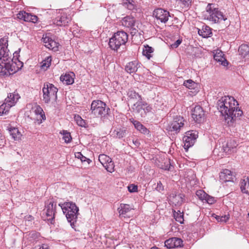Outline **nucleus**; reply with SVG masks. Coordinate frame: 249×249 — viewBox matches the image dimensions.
Instances as JSON below:
<instances>
[{"instance_id": "obj_1", "label": "nucleus", "mask_w": 249, "mask_h": 249, "mask_svg": "<svg viewBox=\"0 0 249 249\" xmlns=\"http://www.w3.org/2000/svg\"><path fill=\"white\" fill-rule=\"evenodd\" d=\"M7 38L0 39V75H4L13 74L19 70L23 63L18 59H11L8 49Z\"/></svg>"}, {"instance_id": "obj_2", "label": "nucleus", "mask_w": 249, "mask_h": 249, "mask_svg": "<svg viewBox=\"0 0 249 249\" xmlns=\"http://www.w3.org/2000/svg\"><path fill=\"white\" fill-rule=\"evenodd\" d=\"M217 108L228 124L233 123L243 114L242 110L238 108V102L232 96L222 97L217 103Z\"/></svg>"}, {"instance_id": "obj_3", "label": "nucleus", "mask_w": 249, "mask_h": 249, "mask_svg": "<svg viewBox=\"0 0 249 249\" xmlns=\"http://www.w3.org/2000/svg\"><path fill=\"white\" fill-rule=\"evenodd\" d=\"M59 206H60L63 213L66 215L68 221L71 223V226L73 227L79 214L78 207L75 203L71 201L59 204Z\"/></svg>"}, {"instance_id": "obj_4", "label": "nucleus", "mask_w": 249, "mask_h": 249, "mask_svg": "<svg viewBox=\"0 0 249 249\" xmlns=\"http://www.w3.org/2000/svg\"><path fill=\"white\" fill-rule=\"evenodd\" d=\"M127 40V34L124 31H119L115 33L110 38L108 45L112 50L117 51L125 44Z\"/></svg>"}, {"instance_id": "obj_5", "label": "nucleus", "mask_w": 249, "mask_h": 249, "mask_svg": "<svg viewBox=\"0 0 249 249\" xmlns=\"http://www.w3.org/2000/svg\"><path fill=\"white\" fill-rule=\"evenodd\" d=\"M42 91L43 101L45 103L48 104L51 101H56L58 89L53 84L49 83L45 84Z\"/></svg>"}, {"instance_id": "obj_6", "label": "nucleus", "mask_w": 249, "mask_h": 249, "mask_svg": "<svg viewBox=\"0 0 249 249\" xmlns=\"http://www.w3.org/2000/svg\"><path fill=\"white\" fill-rule=\"evenodd\" d=\"M108 109L106 104L101 100H94L91 103V113L96 117H102L107 114Z\"/></svg>"}, {"instance_id": "obj_7", "label": "nucleus", "mask_w": 249, "mask_h": 249, "mask_svg": "<svg viewBox=\"0 0 249 249\" xmlns=\"http://www.w3.org/2000/svg\"><path fill=\"white\" fill-rule=\"evenodd\" d=\"M212 4H209L207 7V19L214 23L220 22L222 20L225 21L227 18L217 8H212Z\"/></svg>"}, {"instance_id": "obj_8", "label": "nucleus", "mask_w": 249, "mask_h": 249, "mask_svg": "<svg viewBox=\"0 0 249 249\" xmlns=\"http://www.w3.org/2000/svg\"><path fill=\"white\" fill-rule=\"evenodd\" d=\"M197 137L198 132L196 130H190L186 132L183 138L184 148L187 150L189 147L192 146Z\"/></svg>"}, {"instance_id": "obj_9", "label": "nucleus", "mask_w": 249, "mask_h": 249, "mask_svg": "<svg viewBox=\"0 0 249 249\" xmlns=\"http://www.w3.org/2000/svg\"><path fill=\"white\" fill-rule=\"evenodd\" d=\"M99 160L108 172H114V162L110 157L105 154H101L99 156Z\"/></svg>"}, {"instance_id": "obj_10", "label": "nucleus", "mask_w": 249, "mask_h": 249, "mask_svg": "<svg viewBox=\"0 0 249 249\" xmlns=\"http://www.w3.org/2000/svg\"><path fill=\"white\" fill-rule=\"evenodd\" d=\"M32 110L35 115L34 119L38 124H40L46 120L45 113L40 106L34 104L32 107Z\"/></svg>"}, {"instance_id": "obj_11", "label": "nucleus", "mask_w": 249, "mask_h": 249, "mask_svg": "<svg viewBox=\"0 0 249 249\" xmlns=\"http://www.w3.org/2000/svg\"><path fill=\"white\" fill-rule=\"evenodd\" d=\"M121 23L123 26L131 29L132 34H136L138 32V26L135 25V20L133 17L126 16L122 19Z\"/></svg>"}, {"instance_id": "obj_12", "label": "nucleus", "mask_w": 249, "mask_h": 249, "mask_svg": "<svg viewBox=\"0 0 249 249\" xmlns=\"http://www.w3.org/2000/svg\"><path fill=\"white\" fill-rule=\"evenodd\" d=\"M153 16L157 19L160 20L161 22H165L168 20L170 16L169 12L161 8L155 10Z\"/></svg>"}, {"instance_id": "obj_13", "label": "nucleus", "mask_w": 249, "mask_h": 249, "mask_svg": "<svg viewBox=\"0 0 249 249\" xmlns=\"http://www.w3.org/2000/svg\"><path fill=\"white\" fill-rule=\"evenodd\" d=\"M192 115L196 122L200 123L204 121V112L202 108L199 106H196L192 111Z\"/></svg>"}, {"instance_id": "obj_14", "label": "nucleus", "mask_w": 249, "mask_h": 249, "mask_svg": "<svg viewBox=\"0 0 249 249\" xmlns=\"http://www.w3.org/2000/svg\"><path fill=\"white\" fill-rule=\"evenodd\" d=\"M133 208L128 204H121L118 208L120 216L122 217L130 218L133 216Z\"/></svg>"}, {"instance_id": "obj_15", "label": "nucleus", "mask_w": 249, "mask_h": 249, "mask_svg": "<svg viewBox=\"0 0 249 249\" xmlns=\"http://www.w3.org/2000/svg\"><path fill=\"white\" fill-rule=\"evenodd\" d=\"M42 41L44 44V46L54 51H57L58 50L59 44L52 38H50L46 36L42 37Z\"/></svg>"}, {"instance_id": "obj_16", "label": "nucleus", "mask_w": 249, "mask_h": 249, "mask_svg": "<svg viewBox=\"0 0 249 249\" xmlns=\"http://www.w3.org/2000/svg\"><path fill=\"white\" fill-rule=\"evenodd\" d=\"M19 98L20 96L18 93L15 92L10 93L5 99V103L7 105V106L10 108V107L15 105Z\"/></svg>"}, {"instance_id": "obj_17", "label": "nucleus", "mask_w": 249, "mask_h": 249, "mask_svg": "<svg viewBox=\"0 0 249 249\" xmlns=\"http://www.w3.org/2000/svg\"><path fill=\"white\" fill-rule=\"evenodd\" d=\"M18 18L25 21L32 22L33 23H35L37 21V17L36 16L32 15L25 12H20L18 14Z\"/></svg>"}, {"instance_id": "obj_18", "label": "nucleus", "mask_w": 249, "mask_h": 249, "mask_svg": "<svg viewBox=\"0 0 249 249\" xmlns=\"http://www.w3.org/2000/svg\"><path fill=\"white\" fill-rule=\"evenodd\" d=\"M183 122V118L180 116L174 118L172 121V131H175L176 133L179 132L184 125Z\"/></svg>"}, {"instance_id": "obj_19", "label": "nucleus", "mask_w": 249, "mask_h": 249, "mask_svg": "<svg viewBox=\"0 0 249 249\" xmlns=\"http://www.w3.org/2000/svg\"><path fill=\"white\" fill-rule=\"evenodd\" d=\"M237 145L235 140H230L227 142L225 145L223 146V150L225 153L231 154L235 151V149Z\"/></svg>"}, {"instance_id": "obj_20", "label": "nucleus", "mask_w": 249, "mask_h": 249, "mask_svg": "<svg viewBox=\"0 0 249 249\" xmlns=\"http://www.w3.org/2000/svg\"><path fill=\"white\" fill-rule=\"evenodd\" d=\"M219 178L222 182H233L234 176L230 170L226 169L220 173Z\"/></svg>"}, {"instance_id": "obj_21", "label": "nucleus", "mask_w": 249, "mask_h": 249, "mask_svg": "<svg viewBox=\"0 0 249 249\" xmlns=\"http://www.w3.org/2000/svg\"><path fill=\"white\" fill-rule=\"evenodd\" d=\"M144 102L140 101L134 104L132 109L136 113L139 114L141 117H145V111L144 110Z\"/></svg>"}, {"instance_id": "obj_22", "label": "nucleus", "mask_w": 249, "mask_h": 249, "mask_svg": "<svg viewBox=\"0 0 249 249\" xmlns=\"http://www.w3.org/2000/svg\"><path fill=\"white\" fill-rule=\"evenodd\" d=\"M55 204L54 205L52 201H49L46 207L45 213L47 217H49L47 220H53L54 218Z\"/></svg>"}, {"instance_id": "obj_23", "label": "nucleus", "mask_w": 249, "mask_h": 249, "mask_svg": "<svg viewBox=\"0 0 249 249\" xmlns=\"http://www.w3.org/2000/svg\"><path fill=\"white\" fill-rule=\"evenodd\" d=\"M71 17L66 14H63L54 20V23L57 26H65L71 21Z\"/></svg>"}, {"instance_id": "obj_24", "label": "nucleus", "mask_w": 249, "mask_h": 249, "mask_svg": "<svg viewBox=\"0 0 249 249\" xmlns=\"http://www.w3.org/2000/svg\"><path fill=\"white\" fill-rule=\"evenodd\" d=\"M74 74L73 72L66 73L61 75L60 77V80L65 84L71 85L74 82Z\"/></svg>"}, {"instance_id": "obj_25", "label": "nucleus", "mask_w": 249, "mask_h": 249, "mask_svg": "<svg viewBox=\"0 0 249 249\" xmlns=\"http://www.w3.org/2000/svg\"><path fill=\"white\" fill-rule=\"evenodd\" d=\"M10 135L15 141H19L21 139L22 134L18 128L15 127H9L8 128Z\"/></svg>"}, {"instance_id": "obj_26", "label": "nucleus", "mask_w": 249, "mask_h": 249, "mask_svg": "<svg viewBox=\"0 0 249 249\" xmlns=\"http://www.w3.org/2000/svg\"><path fill=\"white\" fill-rule=\"evenodd\" d=\"M130 121L133 123L137 130L141 132L142 133L144 134H147L149 133V130L140 122L134 120V119H130Z\"/></svg>"}, {"instance_id": "obj_27", "label": "nucleus", "mask_w": 249, "mask_h": 249, "mask_svg": "<svg viewBox=\"0 0 249 249\" xmlns=\"http://www.w3.org/2000/svg\"><path fill=\"white\" fill-rule=\"evenodd\" d=\"M183 85L189 89L195 90V92H197L199 90L198 84L191 79L184 81Z\"/></svg>"}, {"instance_id": "obj_28", "label": "nucleus", "mask_w": 249, "mask_h": 249, "mask_svg": "<svg viewBox=\"0 0 249 249\" xmlns=\"http://www.w3.org/2000/svg\"><path fill=\"white\" fill-rule=\"evenodd\" d=\"M239 54L243 58L249 57V45L242 44L238 49Z\"/></svg>"}, {"instance_id": "obj_29", "label": "nucleus", "mask_w": 249, "mask_h": 249, "mask_svg": "<svg viewBox=\"0 0 249 249\" xmlns=\"http://www.w3.org/2000/svg\"><path fill=\"white\" fill-rule=\"evenodd\" d=\"M138 65L136 61L129 62L125 66V71L129 73H134L138 70Z\"/></svg>"}, {"instance_id": "obj_30", "label": "nucleus", "mask_w": 249, "mask_h": 249, "mask_svg": "<svg viewBox=\"0 0 249 249\" xmlns=\"http://www.w3.org/2000/svg\"><path fill=\"white\" fill-rule=\"evenodd\" d=\"M240 189L243 193L249 194V178H244L240 182Z\"/></svg>"}, {"instance_id": "obj_31", "label": "nucleus", "mask_w": 249, "mask_h": 249, "mask_svg": "<svg viewBox=\"0 0 249 249\" xmlns=\"http://www.w3.org/2000/svg\"><path fill=\"white\" fill-rule=\"evenodd\" d=\"M126 135V129L124 128H117L112 131V135L115 138H122Z\"/></svg>"}, {"instance_id": "obj_32", "label": "nucleus", "mask_w": 249, "mask_h": 249, "mask_svg": "<svg viewBox=\"0 0 249 249\" xmlns=\"http://www.w3.org/2000/svg\"><path fill=\"white\" fill-rule=\"evenodd\" d=\"M154 49L148 45H144L142 49V54L148 59H150L153 55Z\"/></svg>"}, {"instance_id": "obj_33", "label": "nucleus", "mask_w": 249, "mask_h": 249, "mask_svg": "<svg viewBox=\"0 0 249 249\" xmlns=\"http://www.w3.org/2000/svg\"><path fill=\"white\" fill-rule=\"evenodd\" d=\"M198 33L203 37H208L212 34L211 28L207 26H203L201 30L199 29Z\"/></svg>"}, {"instance_id": "obj_34", "label": "nucleus", "mask_w": 249, "mask_h": 249, "mask_svg": "<svg viewBox=\"0 0 249 249\" xmlns=\"http://www.w3.org/2000/svg\"><path fill=\"white\" fill-rule=\"evenodd\" d=\"M215 60L221 62V64L224 66H226L228 64L227 60L223 56L222 53H218L215 54L213 56Z\"/></svg>"}, {"instance_id": "obj_35", "label": "nucleus", "mask_w": 249, "mask_h": 249, "mask_svg": "<svg viewBox=\"0 0 249 249\" xmlns=\"http://www.w3.org/2000/svg\"><path fill=\"white\" fill-rule=\"evenodd\" d=\"M52 62V57L48 56L41 62V68L42 70L46 71L50 66Z\"/></svg>"}, {"instance_id": "obj_36", "label": "nucleus", "mask_w": 249, "mask_h": 249, "mask_svg": "<svg viewBox=\"0 0 249 249\" xmlns=\"http://www.w3.org/2000/svg\"><path fill=\"white\" fill-rule=\"evenodd\" d=\"M173 216L176 221L178 222L180 224H182L183 223V213H181L180 211H178V212L174 211L173 213Z\"/></svg>"}, {"instance_id": "obj_37", "label": "nucleus", "mask_w": 249, "mask_h": 249, "mask_svg": "<svg viewBox=\"0 0 249 249\" xmlns=\"http://www.w3.org/2000/svg\"><path fill=\"white\" fill-rule=\"evenodd\" d=\"M172 242L174 244L172 248H181L183 246L182 240L178 237H172Z\"/></svg>"}, {"instance_id": "obj_38", "label": "nucleus", "mask_w": 249, "mask_h": 249, "mask_svg": "<svg viewBox=\"0 0 249 249\" xmlns=\"http://www.w3.org/2000/svg\"><path fill=\"white\" fill-rule=\"evenodd\" d=\"M127 95L130 99H135L137 100L138 102L142 100L141 96L132 89H130L128 90L127 92Z\"/></svg>"}, {"instance_id": "obj_39", "label": "nucleus", "mask_w": 249, "mask_h": 249, "mask_svg": "<svg viewBox=\"0 0 249 249\" xmlns=\"http://www.w3.org/2000/svg\"><path fill=\"white\" fill-rule=\"evenodd\" d=\"M123 4L129 10L135 8L134 2L133 0H123Z\"/></svg>"}, {"instance_id": "obj_40", "label": "nucleus", "mask_w": 249, "mask_h": 249, "mask_svg": "<svg viewBox=\"0 0 249 249\" xmlns=\"http://www.w3.org/2000/svg\"><path fill=\"white\" fill-rule=\"evenodd\" d=\"M60 133L63 135V139L64 140L65 142L66 143L70 142L71 140V137L70 133L68 132L66 130H62L60 131Z\"/></svg>"}, {"instance_id": "obj_41", "label": "nucleus", "mask_w": 249, "mask_h": 249, "mask_svg": "<svg viewBox=\"0 0 249 249\" xmlns=\"http://www.w3.org/2000/svg\"><path fill=\"white\" fill-rule=\"evenodd\" d=\"M215 218L218 222L225 223L229 219L230 215L228 214L222 216L216 215Z\"/></svg>"}, {"instance_id": "obj_42", "label": "nucleus", "mask_w": 249, "mask_h": 249, "mask_svg": "<svg viewBox=\"0 0 249 249\" xmlns=\"http://www.w3.org/2000/svg\"><path fill=\"white\" fill-rule=\"evenodd\" d=\"M74 120L76 121L77 124L80 126H85L86 122L79 115H75Z\"/></svg>"}, {"instance_id": "obj_43", "label": "nucleus", "mask_w": 249, "mask_h": 249, "mask_svg": "<svg viewBox=\"0 0 249 249\" xmlns=\"http://www.w3.org/2000/svg\"><path fill=\"white\" fill-rule=\"evenodd\" d=\"M178 4H180L184 6L188 7L191 5L192 0H174Z\"/></svg>"}, {"instance_id": "obj_44", "label": "nucleus", "mask_w": 249, "mask_h": 249, "mask_svg": "<svg viewBox=\"0 0 249 249\" xmlns=\"http://www.w3.org/2000/svg\"><path fill=\"white\" fill-rule=\"evenodd\" d=\"M7 106V105L4 102V104L0 106V116L3 114H6L9 111L10 108Z\"/></svg>"}, {"instance_id": "obj_45", "label": "nucleus", "mask_w": 249, "mask_h": 249, "mask_svg": "<svg viewBox=\"0 0 249 249\" xmlns=\"http://www.w3.org/2000/svg\"><path fill=\"white\" fill-rule=\"evenodd\" d=\"M196 195L201 200H205L206 196H207V194L202 190L197 191Z\"/></svg>"}, {"instance_id": "obj_46", "label": "nucleus", "mask_w": 249, "mask_h": 249, "mask_svg": "<svg viewBox=\"0 0 249 249\" xmlns=\"http://www.w3.org/2000/svg\"><path fill=\"white\" fill-rule=\"evenodd\" d=\"M127 189L130 193H135L138 191V186L134 184H131L127 186Z\"/></svg>"}, {"instance_id": "obj_47", "label": "nucleus", "mask_w": 249, "mask_h": 249, "mask_svg": "<svg viewBox=\"0 0 249 249\" xmlns=\"http://www.w3.org/2000/svg\"><path fill=\"white\" fill-rule=\"evenodd\" d=\"M205 200H206V201L210 204L214 203L215 201L213 197L211 196L208 194H207V196H206Z\"/></svg>"}, {"instance_id": "obj_48", "label": "nucleus", "mask_w": 249, "mask_h": 249, "mask_svg": "<svg viewBox=\"0 0 249 249\" xmlns=\"http://www.w3.org/2000/svg\"><path fill=\"white\" fill-rule=\"evenodd\" d=\"M75 156L76 158L78 159H80L82 161H86V159H87L85 156H84L81 152H76L75 154Z\"/></svg>"}, {"instance_id": "obj_49", "label": "nucleus", "mask_w": 249, "mask_h": 249, "mask_svg": "<svg viewBox=\"0 0 249 249\" xmlns=\"http://www.w3.org/2000/svg\"><path fill=\"white\" fill-rule=\"evenodd\" d=\"M144 110L145 111V116L146 113L151 111L152 108L151 107L148 106L146 103H144Z\"/></svg>"}, {"instance_id": "obj_50", "label": "nucleus", "mask_w": 249, "mask_h": 249, "mask_svg": "<svg viewBox=\"0 0 249 249\" xmlns=\"http://www.w3.org/2000/svg\"><path fill=\"white\" fill-rule=\"evenodd\" d=\"M182 39L181 38H179L175 42L172 44V47L177 48L182 42Z\"/></svg>"}, {"instance_id": "obj_51", "label": "nucleus", "mask_w": 249, "mask_h": 249, "mask_svg": "<svg viewBox=\"0 0 249 249\" xmlns=\"http://www.w3.org/2000/svg\"><path fill=\"white\" fill-rule=\"evenodd\" d=\"M165 247H166L167 249H171V239L170 238L166 240L164 242Z\"/></svg>"}, {"instance_id": "obj_52", "label": "nucleus", "mask_w": 249, "mask_h": 249, "mask_svg": "<svg viewBox=\"0 0 249 249\" xmlns=\"http://www.w3.org/2000/svg\"><path fill=\"white\" fill-rule=\"evenodd\" d=\"M5 142V137L0 133V146H2L4 145Z\"/></svg>"}, {"instance_id": "obj_53", "label": "nucleus", "mask_w": 249, "mask_h": 249, "mask_svg": "<svg viewBox=\"0 0 249 249\" xmlns=\"http://www.w3.org/2000/svg\"><path fill=\"white\" fill-rule=\"evenodd\" d=\"M156 190L159 192H160L163 190V187L160 181L158 182Z\"/></svg>"}, {"instance_id": "obj_54", "label": "nucleus", "mask_w": 249, "mask_h": 249, "mask_svg": "<svg viewBox=\"0 0 249 249\" xmlns=\"http://www.w3.org/2000/svg\"><path fill=\"white\" fill-rule=\"evenodd\" d=\"M30 236L31 237L34 238V239H36V238H37L39 234L38 233H36V232H32L30 233Z\"/></svg>"}, {"instance_id": "obj_55", "label": "nucleus", "mask_w": 249, "mask_h": 249, "mask_svg": "<svg viewBox=\"0 0 249 249\" xmlns=\"http://www.w3.org/2000/svg\"><path fill=\"white\" fill-rule=\"evenodd\" d=\"M133 143H134L136 146H139V144H140V143L139 142H138V141H137V140H135V141L133 140Z\"/></svg>"}, {"instance_id": "obj_56", "label": "nucleus", "mask_w": 249, "mask_h": 249, "mask_svg": "<svg viewBox=\"0 0 249 249\" xmlns=\"http://www.w3.org/2000/svg\"><path fill=\"white\" fill-rule=\"evenodd\" d=\"M170 165H171V163H170V162H169V166H167L166 167H165L164 168V169L165 170H169L170 167Z\"/></svg>"}, {"instance_id": "obj_57", "label": "nucleus", "mask_w": 249, "mask_h": 249, "mask_svg": "<svg viewBox=\"0 0 249 249\" xmlns=\"http://www.w3.org/2000/svg\"><path fill=\"white\" fill-rule=\"evenodd\" d=\"M177 18H174V20H177Z\"/></svg>"}, {"instance_id": "obj_58", "label": "nucleus", "mask_w": 249, "mask_h": 249, "mask_svg": "<svg viewBox=\"0 0 249 249\" xmlns=\"http://www.w3.org/2000/svg\"><path fill=\"white\" fill-rule=\"evenodd\" d=\"M174 27H178V25H175V26H174Z\"/></svg>"}]
</instances>
